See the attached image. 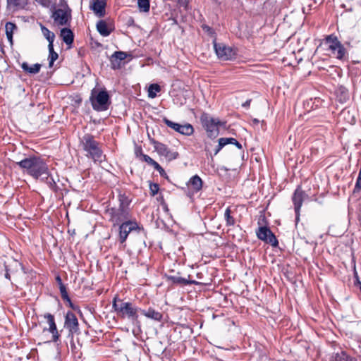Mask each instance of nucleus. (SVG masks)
I'll return each instance as SVG.
<instances>
[{
  "instance_id": "1",
  "label": "nucleus",
  "mask_w": 361,
  "mask_h": 361,
  "mask_svg": "<svg viewBox=\"0 0 361 361\" xmlns=\"http://www.w3.org/2000/svg\"><path fill=\"white\" fill-rule=\"evenodd\" d=\"M24 173L35 179L48 174V166L43 159L38 156H29L16 162Z\"/></svg>"
},
{
  "instance_id": "2",
  "label": "nucleus",
  "mask_w": 361,
  "mask_h": 361,
  "mask_svg": "<svg viewBox=\"0 0 361 361\" xmlns=\"http://www.w3.org/2000/svg\"><path fill=\"white\" fill-rule=\"evenodd\" d=\"M80 145L86 152V157L92 159L94 162L101 163L105 159V155L103 154L100 143L94 139L92 135L85 134L80 139Z\"/></svg>"
},
{
  "instance_id": "3",
  "label": "nucleus",
  "mask_w": 361,
  "mask_h": 361,
  "mask_svg": "<svg viewBox=\"0 0 361 361\" xmlns=\"http://www.w3.org/2000/svg\"><path fill=\"white\" fill-rule=\"evenodd\" d=\"M112 308L121 319H128L133 323L138 319V312L140 308L135 306L130 302H125L116 296L112 301Z\"/></svg>"
},
{
  "instance_id": "4",
  "label": "nucleus",
  "mask_w": 361,
  "mask_h": 361,
  "mask_svg": "<svg viewBox=\"0 0 361 361\" xmlns=\"http://www.w3.org/2000/svg\"><path fill=\"white\" fill-rule=\"evenodd\" d=\"M92 109L97 111H104L109 109L111 102L110 95L106 88H93L90 97Z\"/></svg>"
},
{
  "instance_id": "5",
  "label": "nucleus",
  "mask_w": 361,
  "mask_h": 361,
  "mask_svg": "<svg viewBox=\"0 0 361 361\" xmlns=\"http://www.w3.org/2000/svg\"><path fill=\"white\" fill-rule=\"evenodd\" d=\"M201 123L207 131L208 137L215 138L219 133V127L224 126L225 122L220 121L207 114H203L200 117Z\"/></svg>"
},
{
  "instance_id": "6",
  "label": "nucleus",
  "mask_w": 361,
  "mask_h": 361,
  "mask_svg": "<svg viewBox=\"0 0 361 361\" xmlns=\"http://www.w3.org/2000/svg\"><path fill=\"white\" fill-rule=\"evenodd\" d=\"M106 214L109 216V221L113 224L118 225L122 222L130 220L131 216L130 209H126L121 207H111L106 210Z\"/></svg>"
},
{
  "instance_id": "7",
  "label": "nucleus",
  "mask_w": 361,
  "mask_h": 361,
  "mask_svg": "<svg viewBox=\"0 0 361 361\" xmlns=\"http://www.w3.org/2000/svg\"><path fill=\"white\" fill-rule=\"evenodd\" d=\"M214 49L217 57L222 61H229L235 58L237 55L236 49L227 46L224 43H217L214 42Z\"/></svg>"
},
{
  "instance_id": "8",
  "label": "nucleus",
  "mask_w": 361,
  "mask_h": 361,
  "mask_svg": "<svg viewBox=\"0 0 361 361\" xmlns=\"http://www.w3.org/2000/svg\"><path fill=\"white\" fill-rule=\"evenodd\" d=\"M119 225V241L123 243L127 240L129 233L133 231L144 230L136 221L128 220L121 223Z\"/></svg>"
},
{
  "instance_id": "9",
  "label": "nucleus",
  "mask_w": 361,
  "mask_h": 361,
  "mask_svg": "<svg viewBox=\"0 0 361 361\" xmlns=\"http://www.w3.org/2000/svg\"><path fill=\"white\" fill-rule=\"evenodd\" d=\"M308 197V195L305 191L302 190V187L300 185H298L295 190L292 196V201L294 205L296 221L299 220L300 212L302 203Z\"/></svg>"
},
{
  "instance_id": "10",
  "label": "nucleus",
  "mask_w": 361,
  "mask_h": 361,
  "mask_svg": "<svg viewBox=\"0 0 361 361\" xmlns=\"http://www.w3.org/2000/svg\"><path fill=\"white\" fill-rule=\"evenodd\" d=\"M51 18H53L54 23L57 25H66L68 24L71 18V10L68 8H67V9H55L52 13Z\"/></svg>"
},
{
  "instance_id": "11",
  "label": "nucleus",
  "mask_w": 361,
  "mask_h": 361,
  "mask_svg": "<svg viewBox=\"0 0 361 361\" xmlns=\"http://www.w3.org/2000/svg\"><path fill=\"white\" fill-rule=\"evenodd\" d=\"M256 235L259 240L265 242L266 243H269L274 247H276L279 244L274 234L270 228L267 226L259 227L258 230L256 231Z\"/></svg>"
},
{
  "instance_id": "12",
  "label": "nucleus",
  "mask_w": 361,
  "mask_h": 361,
  "mask_svg": "<svg viewBox=\"0 0 361 361\" xmlns=\"http://www.w3.org/2000/svg\"><path fill=\"white\" fill-rule=\"evenodd\" d=\"M64 327L69 331L72 338L75 334L79 333V323L77 317L71 311H68L65 316Z\"/></svg>"
},
{
  "instance_id": "13",
  "label": "nucleus",
  "mask_w": 361,
  "mask_h": 361,
  "mask_svg": "<svg viewBox=\"0 0 361 361\" xmlns=\"http://www.w3.org/2000/svg\"><path fill=\"white\" fill-rule=\"evenodd\" d=\"M163 121L168 127L173 129L175 131L182 135H190L194 132V128L189 123L183 125L179 124L178 123H175L169 120L167 118H164Z\"/></svg>"
},
{
  "instance_id": "14",
  "label": "nucleus",
  "mask_w": 361,
  "mask_h": 361,
  "mask_svg": "<svg viewBox=\"0 0 361 361\" xmlns=\"http://www.w3.org/2000/svg\"><path fill=\"white\" fill-rule=\"evenodd\" d=\"M152 144L157 153L159 155L164 157L168 161L174 160L179 156V154L177 152L171 151L164 143L158 141H153Z\"/></svg>"
},
{
  "instance_id": "15",
  "label": "nucleus",
  "mask_w": 361,
  "mask_h": 361,
  "mask_svg": "<svg viewBox=\"0 0 361 361\" xmlns=\"http://www.w3.org/2000/svg\"><path fill=\"white\" fill-rule=\"evenodd\" d=\"M44 317L47 320V323L49 324L48 331L51 334L52 341L54 342H57L59 340L60 334L57 329L54 316L50 313H46L44 314Z\"/></svg>"
},
{
  "instance_id": "16",
  "label": "nucleus",
  "mask_w": 361,
  "mask_h": 361,
  "mask_svg": "<svg viewBox=\"0 0 361 361\" xmlns=\"http://www.w3.org/2000/svg\"><path fill=\"white\" fill-rule=\"evenodd\" d=\"M106 0H92L90 8L99 18L105 15Z\"/></svg>"
},
{
  "instance_id": "17",
  "label": "nucleus",
  "mask_w": 361,
  "mask_h": 361,
  "mask_svg": "<svg viewBox=\"0 0 361 361\" xmlns=\"http://www.w3.org/2000/svg\"><path fill=\"white\" fill-rule=\"evenodd\" d=\"M140 312L146 317L157 322H161L163 318V315L161 312L156 311L154 309L151 307L148 310L140 309Z\"/></svg>"
},
{
  "instance_id": "18",
  "label": "nucleus",
  "mask_w": 361,
  "mask_h": 361,
  "mask_svg": "<svg viewBox=\"0 0 361 361\" xmlns=\"http://www.w3.org/2000/svg\"><path fill=\"white\" fill-rule=\"evenodd\" d=\"M188 187L195 192H197L201 190L202 188V180L198 175H195L190 178L188 183Z\"/></svg>"
},
{
  "instance_id": "19",
  "label": "nucleus",
  "mask_w": 361,
  "mask_h": 361,
  "mask_svg": "<svg viewBox=\"0 0 361 361\" xmlns=\"http://www.w3.org/2000/svg\"><path fill=\"white\" fill-rule=\"evenodd\" d=\"M330 51L337 59L342 61L348 59L347 51L343 44L338 46L335 49H332Z\"/></svg>"
},
{
  "instance_id": "20",
  "label": "nucleus",
  "mask_w": 361,
  "mask_h": 361,
  "mask_svg": "<svg viewBox=\"0 0 361 361\" xmlns=\"http://www.w3.org/2000/svg\"><path fill=\"white\" fill-rule=\"evenodd\" d=\"M60 36L67 45H71L73 44L74 40V35L71 29L66 27L62 28L61 30Z\"/></svg>"
},
{
  "instance_id": "21",
  "label": "nucleus",
  "mask_w": 361,
  "mask_h": 361,
  "mask_svg": "<svg viewBox=\"0 0 361 361\" xmlns=\"http://www.w3.org/2000/svg\"><path fill=\"white\" fill-rule=\"evenodd\" d=\"M97 30L103 37L109 36L112 32V29L109 28L106 21L103 20H100L97 22Z\"/></svg>"
},
{
  "instance_id": "22",
  "label": "nucleus",
  "mask_w": 361,
  "mask_h": 361,
  "mask_svg": "<svg viewBox=\"0 0 361 361\" xmlns=\"http://www.w3.org/2000/svg\"><path fill=\"white\" fill-rule=\"evenodd\" d=\"M21 68L24 72L29 74L35 75L40 71L41 65L39 63H35L32 66H30L27 62H23L21 64Z\"/></svg>"
},
{
  "instance_id": "23",
  "label": "nucleus",
  "mask_w": 361,
  "mask_h": 361,
  "mask_svg": "<svg viewBox=\"0 0 361 361\" xmlns=\"http://www.w3.org/2000/svg\"><path fill=\"white\" fill-rule=\"evenodd\" d=\"M326 43L328 44V50L331 51L335 49L338 46L342 44L341 42L338 39V37L331 35L326 37Z\"/></svg>"
},
{
  "instance_id": "24",
  "label": "nucleus",
  "mask_w": 361,
  "mask_h": 361,
  "mask_svg": "<svg viewBox=\"0 0 361 361\" xmlns=\"http://www.w3.org/2000/svg\"><path fill=\"white\" fill-rule=\"evenodd\" d=\"M40 27H41V30H42L43 35L49 42L48 46H53L54 45L53 43H54V41L55 39L54 33L51 32L48 28H47L45 26H44L42 24L40 25Z\"/></svg>"
},
{
  "instance_id": "25",
  "label": "nucleus",
  "mask_w": 361,
  "mask_h": 361,
  "mask_svg": "<svg viewBox=\"0 0 361 361\" xmlns=\"http://www.w3.org/2000/svg\"><path fill=\"white\" fill-rule=\"evenodd\" d=\"M5 29L7 39L11 42V44H12L13 31L17 29V26L13 23L7 22L5 25Z\"/></svg>"
},
{
  "instance_id": "26",
  "label": "nucleus",
  "mask_w": 361,
  "mask_h": 361,
  "mask_svg": "<svg viewBox=\"0 0 361 361\" xmlns=\"http://www.w3.org/2000/svg\"><path fill=\"white\" fill-rule=\"evenodd\" d=\"M7 4L10 8L21 9L27 4V0H7Z\"/></svg>"
},
{
  "instance_id": "27",
  "label": "nucleus",
  "mask_w": 361,
  "mask_h": 361,
  "mask_svg": "<svg viewBox=\"0 0 361 361\" xmlns=\"http://www.w3.org/2000/svg\"><path fill=\"white\" fill-rule=\"evenodd\" d=\"M169 279L173 283L177 284L182 285H191V284H198L199 283L193 281V280H187L185 278L180 276H170Z\"/></svg>"
},
{
  "instance_id": "28",
  "label": "nucleus",
  "mask_w": 361,
  "mask_h": 361,
  "mask_svg": "<svg viewBox=\"0 0 361 361\" xmlns=\"http://www.w3.org/2000/svg\"><path fill=\"white\" fill-rule=\"evenodd\" d=\"M49 49V67L51 68L54 65V63L59 58V54L54 51V45L48 46Z\"/></svg>"
},
{
  "instance_id": "29",
  "label": "nucleus",
  "mask_w": 361,
  "mask_h": 361,
  "mask_svg": "<svg viewBox=\"0 0 361 361\" xmlns=\"http://www.w3.org/2000/svg\"><path fill=\"white\" fill-rule=\"evenodd\" d=\"M231 207H228L226 209L224 212V219L226 220V225L227 226H234L235 224V220L233 216H231Z\"/></svg>"
},
{
  "instance_id": "30",
  "label": "nucleus",
  "mask_w": 361,
  "mask_h": 361,
  "mask_svg": "<svg viewBox=\"0 0 361 361\" xmlns=\"http://www.w3.org/2000/svg\"><path fill=\"white\" fill-rule=\"evenodd\" d=\"M119 207L129 209L130 200L125 194H119L118 195Z\"/></svg>"
},
{
  "instance_id": "31",
  "label": "nucleus",
  "mask_w": 361,
  "mask_h": 361,
  "mask_svg": "<svg viewBox=\"0 0 361 361\" xmlns=\"http://www.w3.org/2000/svg\"><path fill=\"white\" fill-rule=\"evenodd\" d=\"M332 361H357L354 357H350L345 352L342 351L336 353Z\"/></svg>"
},
{
  "instance_id": "32",
  "label": "nucleus",
  "mask_w": 361,
  "mask_h": 361,
  "mask_svg": "<svg viewBox=\"0 0 361 361\" xmlns=\"http://www.w3.org/2000/svg\"><path fill=\"white\" fill-rule=\"evenodd\" d=\"M160 91L161 87L158 84H152L148 89V97L153 99L157 97V93Z\"/></svg>"
},
{
  "instance_id": "33",
  "label": "nucleus",
  "mask_w": 361,
  "mask_h": 361,
  "mask_svg": "<svg viewBox=\"0 0 361 361\" xmlns=\"http://www.w3.org/2000/svg\"><path fill=\"white\" fill-rule=\"evenodd\" d=\"M139 10L142 12H148L150 8L149 0H137Z\"/></svg>"
},
{
  "instance_id": "34",
  "label": "nucleus",
  "mask_w": 361,
  "mask_h": 361,
  "mask_svg": "<svg viewBox=\"0 0 361 361\" xmlns=\"http://www.w3.org/2000/svg\"><path fill=\"white\" fill-rule=\"evenodd\" d=\"M111 68L114 70H117L121 68L122 61H120L114 55H111L110 58Z\"/></svg>"
},
{
  "instance_id": "35",
  "label": "nucleus",
  "mask_w": 361,
  "mask_h": 361,
  "mask_svg": "<svg viewBox=\"0 0 361 361\" xmlns=\"http://www.w3.org/2000/svg\"><path fill=\"white\" fill-rule=\"evenodd\" d=\"M223 139L224 143H225V146L228 144H232L236 146L238 149H241L243 148L242 145L235 138L233 137H221Z\"/></svg>"
},
{
  "instance_id": "36",
  "label": "nucleus",
  "mask_w": 361,
  "mask_h": 361,
  "mask_svg": "<svg viewBox=\"0 0 361 361\" xmlns=\"http://www.w3.org/2000/svg\"><path fill=\"white\" fill-rule=\"evenodd\" d=\"M141 160L147 163L149 165L154 166L157 161L152 159L149 155L142 153V149H140Z\"/></svg>"
},
{
  "instance_id": "37",
  "label": "nucleus",
  "mask_w": 361,
  "mask_h": 361,
  "mask_svg": "<svg viewBox=\"0 0 361 361\" xmlns=\"http://www.w3.org/2000/svg\"><path fill=\"white\" fill-rule=\"evenodd\" d=\"M61 293V295L63 300H68V294L67 292L66 287L64 284H61V286L59 287Z\"/></svg>"
},
{
  "instance_id": "38",
  "label": "nucleus",
  "mask_w": 361,
  "mask_h": 361,
  "mask_svg": "<svg viewBox=\"0 0 361 361\" xmlns=\"http://www.w3.org/2000/svg\"><path fill=\"white\" fill-rule=\"evenodd\" d=\"M154 169L159 171L160 176L163 178H167V174L165 172L164 169L160 166L159 163H156V164L153 166Z\"/></svg>"
},
{
  "instance_id": "39",
  "label": "nucleus",
  "mask_w": 361,
  "mask_h": 361,
  "mask_svg": "<svg viewBox=\"0 0 361 361\" xmlns=\"http://www.w3.org/2000/svg\"><path fill=\"white\" fill-rule=\"evenodd\" d=\"M113 55H114L117 59H118L120 61H123L127 57L126 53L123 51H115Z\"/></svg>"
},
{
  "instance_id": "40",
  "label": "nucleus",
  "mask_w": 361,
  "mask_h": 361,
  "mask_svg": "<svg viewBox=\"0 0 361 361\" xmlns=\"http://www.w3.org/2000/svg\"><path fill=\"white\" fill-rule=\"evenodd\" d=\"M222 140V138L219 139V144L214 150V155H216L220 152V150L225 146V143H224V141Z\"/></svg>"
},
{
  "instance_id": "41",
  "label": "nucleus",
  "mask_w": 361,
  "mask_h": 361,
  "mask_svg": "<svg viewBox=\"0 0 361 361\" xmlns=\"http://www.w3.org/2000/svg\"><path fill=\"white\" fill-rule=\"evenodd\" d=\"M159 190V187L158 184L154 183L150 185V192L153 196L158 192Z\"/></svg>"
},
{
  "instance_id": "42",
  "label": "nucleus",
  "mask_w": 361,
  "mask_h": 361,
  "mask_svg": "<svg viewBox=\"0 0 361 361\" xmlns=\"http://www.w3.org/2000/svg\"><path fill=\"white\" fill-rule=\"evenodd\" d=\"M202 28L204 32H207L209 35H213L214 34L213 28H212L207 25H202Z\"/></svg>"
},
{
  "instance_id": "43",
  "label": "nucleus",
  "mask_w": 361,
  "mask_h": 361,
  "mask_svg": "<svg viewBox=\"0 0 361 361\" xmlns=\"http://www.w3.org/2000/svg\"><path fill=\"white\" fill-rule=\"evenodd\" d=\"M37 2L42 5L44 7H49L51 4V1L50 0H36Z\"/></svg>"
},
{
  "instance_id": "44",
  "label": "nucleus",
  "mask_w": 361,
  "mask_h": 361,
  "mask_svg": "<svg viewBox=\"0 0 361 361\" xmlns=\"http://www.w3.org/2000/svg\"><path fill=\"white\" fill-rule=\"evenodd\" d=\"M4 267H5V274H4V276H5L6 279H7L8 280L11 281V274H10V273H8V271H10L9 266L7 265L5 263L4 264Z\"/></svg>"
},
{
  "instance_id": "45",
  "label": "nucleus",
  "mask_w": 361,
  "mask_h": 361,
  "mask_svg": "<svg viewBox=\"0 0 361 361\" xmlns=\"http://www.w3.org/2000/svg\"><path fill=\"white\" fill-rule=\"evenodd\" d=\"M338 91L343 95V99H346L348 98V90L344 87H341L338 89Z\"/></svg>"
},
{
  "instance_id": "46",
  "label": "nucleus",
  "mask_w": 361,
  "mask_h": 361,
  "mask_svg": "<svg viewBox=\"0 0 361 361\" xmlns=\"http://www.w3.org/2000/svg\"><path fill=\"white\" fill-rule=\"evenodd\" d=\"M46 176L45 178L47 183L49 184L50 187H53V185H55L54 179L51 177H49V173Z\"/></svg>"
},
{
  "instance_id": "47",
  "label": "nucleus",
  "mask_w": 361,
  "mask_h": 361,
  "mask_svg": "<svg viewBox=\"0 0 361 361\" xmlns=\"http://www.w3.org/2000/svg\"><path fill=\"white\" fill-rule=\"evenodd\" d=\"M64 301L67 302L69 307L71 308H72L73 310H76V307L73 305V303L72 302L70 297H68V300H63Z\"/></svg>"
},
{
  "instance_id": "48",
  "label": "nucleus",
  "mask_w": 361,
  "mask_h": 361,
  "mask_svg": "<svg viewBox=\"0 0 361 361\" xmlns=\"http://www.w3.org/2000/svg\"><path fill=\"white\" fill-rule=\"evenodd\" d=\"M250 102H251V99H247V101H245V102H244L242 106L245 108H248L250 105Z\"/></svg>"
},
{
  "instance_id": "49",
  "label": "nucleus",
  "mask_w": 361,
  "mask_h": 361,
  "mask_svg": "<svg viewBox=\"0 0 361 361\" xmlns=\"http://www.w3.org/2000/svg\"><path fill=\"white\" fill-rule=\"evenodd\" d=\"M56 281L59 285V287L61 286V284H63L61 280V278L59 275L56 276Z\"/></svg>"
},
{
  "instance_id": "50",
  "label": "nucleus",
  "mask_w": 361,
  "mask_h": 361,
  "mask_svg": "<svg viewBox=\"0 0 361 361\" xmlns=\"http://www.w3.org/2000/svg\"><path fill=\"white\" fill-rule=\"evenodd\" d=\"M140 149H136V151H135V154L137 157H140Z\"/></svg>"
},
{
  "instance_id": "51",
  "label": "nucleus",
  "mask_w": 361,
  "mask_h": 361,
  "mask_svg": "<svg viewBox=\"0 0 361 361\" xmlns=\"http://www.w3.org/2000/svg\"><path fill=\"white\" fill-rule=\"evenodd\" d=\"M253 123H259V120H257V118H255V119H253Z\"/></svg>"
},
{
  "instance_id": "52",
  "label": "nucleus",
  "mask_w": 361,
  "mask_h": 361,
  "mask_svg": "<svg viewBox=\"0 0 361 361\" xmlns=\"http://www.w3.org/2000/svg\"><path fill=\"white\" fill-rule=\"evenodd\" d=\"M357 284L359 285V288H360V290L361 291V282H360L359 281H357Z\"/></svg>"
}]
</instances>
